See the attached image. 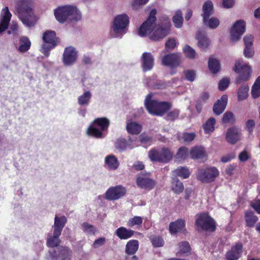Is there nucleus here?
<instances>
[{
  "mask_svg": "<svg viewBox=\"0 0 260 260\" xmlns=\"http://www.w3.org/2000/svg\"><path fill=\"white\" fill-rule=\"evenodd\" d=\"M172 173L174 177H180L182 179H186L189 177L190 172L188 168L180 166L174 170Z\"/></svg>",
  "mask_w": 260,
  "mask_h": 260,
  "instance_id": "c756f323",
  "label": "nucleus"
},
{
  "mask_svg": "<svg viewBox=\"0 0 260 260\" xmlns=\"http://www.w3.org/2000/svg\"><path fill=\"white\" fill-rule=\"evenodd\" d=\"M126 193L125 188L121 185L110 187L105 193V199L109 201L117 200Z\"/></svg>",
  "mask_w": 260,
  "mask_h": 260,
  "instance_id": "ddd939ff",
  "label": "nucleus"
},
{
  "mask_svg": "<svg viewBox=\"0 0 260 260\" xmlns=\"http://www.w3.org/2000/svg\"><path fill=\"white\" fill-rule=\"evenodd\" d=\"M156 11L152 9L149 14L147 20L140 27L138 30V35L141 37L150 36L155 28Z\"/></svg>",
  "mask_w": 260,
  "mask_h": 260,
  "instance_id": "1a4fd4ad",
  "label": "nucleus"
},
{
  "mask_svg": "<svg viewBox=\"0 0 260 260\" xmlns=\"http://www.w3.org/2000/svg\"><path fill=\"white\" fill-rule=\"evenodd\" d=\"M170 25H158L154 28L152 34L149 38L151 40L155 41H159L168 35L170 32Z\"/></svg>",
  "mask_w": 260,
  "mask_h": 260,
  "instance_id": "4468645a",
  "label": "nucleus"
},
{
  "mask_svg": "<svg viewBox=\"0 0 260 260\" xmlns=\"http://www.w3.org/2000/svg\"><path fill=\"white\" fill-rule=\"evenodd\" d=\"M241 136V129L234 126L227 130L225 134V138L228 142L231 144H235L240 140Z\"/></svg>",
  "mask_w": 260,
  "mask_h": 260,
  "instance_id": "dca6fc26",
  "label": "nucleus"
},
{
  "mask_svg": "<svg viewBox=\"0 0 260 260\" xmlns=\"http://www.w3.org/2000/svg\"><path fill=\"white\" fill-rule=\"evenodd\" d=\"M218 169L215 167H210L198 169L196 177L198 180L203 183H210L219 176Z\"/></svg>",
  "mask_w": 260,
  "mask_h": 260,
  "instance_id": "6e6552de",
  "label": "nucleus"
},
{
  "mask_svg": "<svg viewBox=\"0 0 260 260\" xmlns=\"http://www.w3.org/2000/svg\"><path fill=\"white\" fill-rule=\"evenodd\" d=\"M129 23L128 16L125 14L116 16L113 22L110 30V36L112 38H122L126 33Z\"/></svg>",
  "mask_w": 260,
  "mask_h": 260,
  "instance_id": "f257e3e1",
  "label": "nucleus"
},
{
  "mask_svg": "<svg viewBox=\"0 0 260 260\" xmlns=\"http://www.w3.org/2000/svg\"><path fill=\"white\" fill-rule=\"evenodd\" d=\"M152 94H148L145 100V106L148 112L151 115L162 116L170 107V105L167 102H159L151 99Z\"/></svg>",
  "mask_w": 260,
  "mask_h": 260,
  "instance_id": "20e7f679",
  "label": "nucleus"
},
{
  "mask_svg": "<svg viewBox=\"0 0 260 260\" xmlns=\"http://www.w3.org/2000/svg\"><path fill=\"white\" fill-rule=\"evenodd\" d=\"M230 83V80L229 78L225 77L221 79L218 83V88L221 91H223L226 89Z\"/></svg>",
  "mask_w": 260,
  "mask_h": 260,
  "instance_id": "603ef678",
  "label": "nucleus"
},
{
  "mask_svg": "<svg viewBox=\"0 0 260 260\" xmlns=\"http://www.w3.org/2000/svg\"><path fill=\"white\" fill-rule=\"evenodd\" d=\"M56 34L53 31H47L43 36L44 43L40 51L46 56H48L50 51L56 46Z\"/></svg>",
  "mask_w": 260,
  "mask_h": 260,
  "instance_id": "9d476101",
  "label": "nucleus"
},
{
  "mask_svg": "<svg viewBox=\"0 0 260 260\" xmlns=\"http://www.w3.org/2000/svg\"><path fill=\"white\" fill-rule=\"evenodd\" d=\"M234 121V116L232 112H226L223 114L222 118V123L232 124Z\"/></svg>",
  "mask_w": 260,
  "mask_h": 260,
  "instance_id": "3c124183",
  "label": "nucleus"
},
{
  "mask_svg": "<svg viewBox=\"0 0 260 260\" xmlns=\"http://www.w3.org/2000/svg\"><path fill=\"white\" fill-rule=\"evenodd\" d=\"M77 56L78 52L74 47L72 46L66 47L63 54V62L66 66L72 65L75 62Z\"/></svg>",
  "mask_w": 260,
  "mask_h": 260,
  "instance_id": "2eb2a0df",
  "label": "nucleus"
},
{
  "mask_svg": "<svg viewBox=\"0 0 260 260\" xmlns=\"http://www.w3.org/2000/svg\"><path fill=\"white\" fill-rule=\"evenodd\" d=\"M196 226L198 231L213 232L216 228L215 222L207 213H201L197 215Z\"/></svg>",
  "mask_w": 260,
  "mask_h": 260,
  "instance_id": "0eeeda50",
  "label": "nucleus"
},
{
  "mask_svg": "<svg viewBox=\"0 0 260 260\" xmlns=\"http://www.w3.org/2000/svg\"><path fill=\"white\" fill-rule=\"evenodd\" d=\"M67 222V219L65 216H62L60 217L55 216L54 218V230L55 234L60 235L62 230Z\"/></svg>",
  "mask_w": 260,
  "mask_h": 260,
  "instance_id": "cd10ccee",
  "label": "nucleus"
},
{
  "mask_svg": "<svg viewBox=\"0 0 260 260\" xmlns=\"http://www.w3.org/2000/svg\"><path fill=\"white\" fill-rule=\"evenodd\" d=\"M196 134L194 133H185L183 134L182 139L186 142L192 141L195 138Z\"/></svg>",
  "mask_w": 260,
  "mask_h": 260,
  "instance_id": "680f3d73",
  "label": "nucleus"
},
{
  "mask_svg": "<svg viewBox=\"0 0 260 260\" xmlns=\"http://www.w3.org/2000/svg\"><path fill=\"white\" fill-rule=\"evenodd\" d=\"M126 130L129 134H138L142 130V126L136 122L129 121L126 124Z\"/></svg>",
  "mask_w": 260,
  "mask_h": 260,
  "instance_id": "7c9ffc66",
  "label": "nucleus"
},
{
  "mask_svg": "<svg viewBox=\"0 0 260 260\" xmlns=\"http://www.w3.org/2000/svg\"><path fill=\"white\" fill-rule=\"evenodd\" d=\"M179 114V110L177 109H174L168 113L167 119L169 120H174L178 118Z\"/></svg>",
  "mask_w": 260,
  "mask_h": 260,
  "instance_id": "13d9d810",
  "label": "nucleus"
},
{
  "mask_svg": "<svg viewBox=\"0 0 260 260\" xmlns=\"http://www.w3.org/2000/svg\"><path fill=\"white\" fill-rule=\"evenodd\" d=\"M183 50L187 57L190 59H192L195 57L196 54V51L190 46L187 45H185L183 47Z\"/></svg>",
  "mask_w": 260,
  "mask_h": 260,
  "instance_id": "8fccbe9b",
  "label": "nucleus"
},
{
  "mask_svg": "<svg viewBox=\"0 0 260 260\" xmlns=\"http://www.w3.org/2000/svg\"><path fill=\"white\" fill-rule=\"evenodd\" d=\"M234 71L239 74L236 80L237 84L248 81L252 74V68L248 63H244L242 59L236 61L234 68Z\"/></svg>",
  "mask_w": 260,
  "mask_h": 260,
  "instance_id": "39448f33",
  "label": "nucleus"
},
{
  "mask_svg": "<svg viewBox=\"0 0 260 260\" xmlns=\"http://www.w3.org/2000/svg\"><path fill=\"white\" fill-rule=\"evenodd\" d=\"M139 141L144 146L150 145L152 142L151 138L145 134H142L139 137Z\"/></svg>",
  "mask_w": 260,
  "mask_h": 260,
  "instance_id": "864d4df0",
  "label": "nucleus"
},
{
  "mask_svg": "<svg viewBox=\"0 0 260 260\" xmlns=\"http://www.w3.org/2000/svg\"><path fill=\"white\" fill-rule=\"evenodd\" d=\"M60 235H56L55 234V231H53L52 236H49L47 244L48 247H54L58 245L60 243V240L59 239V237Z\"/></svg>",
  "mask_w": 260,
  "mask_h": 260,
  "instance_id": "a18cd8bd",
  "label": "nucleus"
},
{
  "mask_svg": "<svg viewBox=\"0 0 260 260\" xmlns=\"http://www.w3.org/2000/svg\"><path fill=\"white\" fill-rule=\"evenodd\" d=\"M142 68L144 71L151 70L154 65V58L149 52H144L142 56Z\"/></svg>",
  "mask_w": 260,
  "mask_h": 260,
  "instance_id": "5701e85b",
  "label": "nucleus"
},
{
  "mask_svg": "<svg viewBox=\"0 0 260 260\" xmlns=\"http://www.w3.org/2000/svg\"><path fill=\"white\" fill-rule=\"evenodd\" d=\"M249 155L248 152L244 150L242 151L238 156L239 159L240 161H245L248 159Z\"/></svg>",
  "mask_w": 260,
  "mask_h": 260,
  "instance_id": "338daca9",
  "label": "nucleus"
},
{
  "mask_svg": "<svg viewBox=\"0 0 260 260\" xmlns=\"http://www.w3.org/2000/svg\"><path fill=\"white\" fill-rule=\"evenodd\" d=\"M181 62V56L177 53H170L165 55L161 58V64L171 69L179 67Z\"/></svg>",
  "mask_w": 260,
  "mask_h": 260,
  "instance_id": "f8f14e48",
  "label": "nucleus"
},
{
  "mask_svg": "<svg viewBox=\"0 0 260 260\" xmlns=\"http://www.w3.org/2000/svg\"><path fill=\"white\" fill-rule=\"evenodd\" d=\"M92 93L89 91H86L78 98V103L80 106H88L90 103Z\"/></svg>",
  "mask_w": 260,
  "mask_h": 260,
  "instance_id": "473e14b6",
  "label": "nucleus"
},
{
  "mask_svg": "<svg viewBox=\"0 0 260 260\" xmlns=\"http://www.w3.org/2000/svg\"><path fill=\"white\" fill-rule=\"evenodd\" d=\"M11 16L8 7L2 9L0 16V34L8 28Z\"/></svg>",
  "mask_w": 260,
  "mask_h": 260,
  "instance_id": "f3484780",
  "label": "nucleus"
},
{
  "mask_svg": "<svg viewBox=\"0 0 260 260\" xmlns=\"http://www.w3.org/2000/svg\"><path fill=\"white\" fill-rule=\"evenodd\" d=\"M251 95L254 99L260 96V76L257 78L252 86Z\"/></svg>",
  "mask_w": 260,
  "mask_h": 260,
  "instance_id": "c03bdc74",
  "label": "nucleus"
},
{
  "mask_svg": "<svg viewBox=\"0 0 260 260\" xmlns=\"http://www.w3.org/2000/svg\"><path fill=\"white\" fill-rule=\"evenodd\" d=\"M216 120L214 117H210L203 124V128L204 133L207 134H210L215 130V125Z\"/></svg>",
  "mask_w": 260,
  "mask_h": 260,
  "instance_id": "2f4dec72",
  "label": "nucleus"
},
{
  "mask_svg": "<svg viewBox=\"0 0 260 260\" xmlns=\"http://www.w3.org/2000/svg\"><path fill=\"white\" fill-rule=\"evenodd\" d=\"M245 218L248 226H253L258 219L257 217L250 211L246 213Z\"/></svg>",
  "mask_w": 260,
  "mask_h": 260,
  "instance_id": "de8ad7c7",
  "label": "nucleus"
},
{
  "mask_svg": "<svg viewBox=\"0 0 260 260\" xmlns=\"http://www.w3.org/2000/svg\"><path fill=\"white\" fill-rule=\"evenodd\" d=\"M116 235L120 239H127L133 236L134 232L129 229L121 226L118 228L115 232Z\"/></svg>",
  "mask_w": 260,
  "mask_h": 260,
  "instance_id": "c85d7f7f",
  "label": "nucleus"
},
{
  "mask_svg": "<svg viewBox=\"0 0 260 260\" xmlns=\"http://www.w3.org/2000/svg\"><path fill=\"white\" fill-rule=\"evenodd\" d=\"M143 222V219L140 216H135L130 218L127 222V226L133 228L135 226H140Z\"/></svg>",
  "mask_w": 260,
  "mask_h": 260,
  "instance_id": "09e8293b",
  "label": "nucleus"
},
{
  "mask_svg": "<svg viewBox=\"0 0 260 260\" xmlns=\"http://www.w3.org/2000/svg\"><path fill=\"white\" fill-rule=\"evenodd\" d=\"M120 164L117 158L113 154L107 155L104 159V167L109 171L116 170Z\"/></svg>",
  "mask_w": 260,
  "mask_h": 260,
  "instance_id": "6ab92c4d",
  "label": "nucleus"
},
{
  "mask_svg": "<svg viewBox=\"0 0 260 260\" xmlns=\"http://www.w3.org/2000/svg\"><path fill=\"white\" fill-rule=\"evenodd\" d=\"M249 90V86L247 84L242 85L239 88L237 92L238 100L243 101L245 100L248 97Z\"/></svg>",
  "mask_w": 260,
  "mask_h": 260,
  "instance_id": "a19ab883",
  "label": "nucleus"
},
{
  "mask_svg": "<svg viewBox=\"0 0 260 260\" xmlns=\"http://www.w3.org/2000/svg\"><path fill=\"white\" fill-rule=\"evenodd\" d=\"M246 30V23L244 20H239L232 25L230 30V39L232 42L239 41Z\"/></svg>",
  "mask_w": 260,
  "mask_h": 260,
  "instance_id": "9b49d317",
  "label": "nucleus"
},
{
  "mask_svg": "<svg viewBox=\"0 0 260 260\" xmlns=\"http://www.w3.org/2000/svg\"><path fill=\"white\" fill-rule=\"evenodd\" d=\"M190 250L189 243L187 242H183L179 245V252L180 253H187Z\"/></svg>",
  "mask_w": 260,
  "mask_h": 260,
  "instance_id": "bf43d9fd",
  "label": "nucleus"
},
{
  "mask_svg": "<svg viewBox=\"0 0 260 260\" xmlns=\"http://www.w3.org/2000/svg\"><path fill=\"white\" fill-rule=\"evenodd\" d=\"M139 243L137 240H130L127 243L126 245V253L128 254H133L137 251Z\"/></svg>",
  "mask_w": 260,
  "mask_h": 260,
  "instance_id": "e433bc0d",
  "label": "nucleus"
},
{
  "mask_svg": "<svg viewBox=\"0 0 260 260\" xmlns=\"http://www.w3.org/2000/svg\"><path fill=\"white\" fill-rule=\"evenodd\" d=\"M251 207L260 214V200H255L251 203Z\"/></svg>",
  "mask_w": 260,
  "mask_h": 260,
  "instance_id": "774afa93",
  "label": "nucleus"
},
{
  "mask_svg": "<svg viewBox=\"0 0 260 260\" xmlns=\"http://www.w3.org/2000/svg\"><path fill=\"white\" fill-rule=\"evenodd\" d=\"M196 38L198 40V46L201 49L204 50L207 48L209 44L208 39L201 32H198L196 36Z\"/></svg>",
  "mask_w": 260,
  "mask_h": 260,
  "instance_id": "f704fd0d",
  "label": "nucleus"
},
{
  "mask_svg": "<svg viewBox=\"0 0 260 260\" xmlns=\"http://www.w3.org/2000/svg\"><path fill=\"white\" fill-rule=\"evenodd\" d=\"M148 156L151 161L167 163L172 159L173 153L169 149L163 147L151 150Z\"/></svg>",
  "mask_w": 260,
  "mask_h": 260,
  "instance_id": "423d86ee",
  "label": "nucleus"
},
{
  "mask_svg": "<svg viewBox=\"0 0 260 260\" xmlns=\"http://www.w3.org/2000/svg\"><path fill=\"white\" fill-rule=\"evenodd\" d=\"M185 222L182 219L171 222L169 225V231L171 234H175L178 232H184Z\"/></svg>",
  "mask_w": 260,
  "mask_h": 260,
  "instance_id": "a878e982",
  "label": "nucleus"
},
{
  "mask_svg": "<svg viewBox=\"0 0 260 260\" xmlns=\"http://www.w3.org/2000/svg\"><path fill=\"white\" fill-rule=\"evenodd\" d=\"M69 9L70 6H64L58 7L54 11V15L59 22L62 23L69 20Z\"/></svg>",
  "mask_w": 260,
  "mask_h": 260,
  "instance_id": "a211bd4d",
  "label": "nucleus"
},
{
  "mask_svg": "<svg viewBox=\"0 0 260 260\" xmlns=\"http://www.w3.org/2000/svg\"><path fill=\"white\" fill-rule=\"evenodd\" d=\"M235 157V154L233 152L228 153L223 156L221 158V161L223 163H227Z\"/></svg>",
  "mask_w": 260,
  "mask_h": 260,
  "instance_id": "0e129e2a",
  "label": "nucleus"
},
{
  "mask_svg": "<svg viewBox=\"0 0 260 260\" xmlns=\"http://www.w3.org/2000/svg\"><path fill=\"white\" fill-rule=\"evenodd\" d=\"M20 45L18 50L20 52H25L30 48L31 42L29 39L25 37H22L20 38Z\"/></svg>",
  "mask_w": 260,
  "mask_h": 260,
  "instance_id": "37998d69",
  "label": "nucleus"
},
{
  "mask_svg": "<svg viewBox=\"0 0 260 260\" xmlns=\"http://www.w3.org/2000/svg\"><path fill=\"white\" fill-rule=\"evenodd\" d=\"M59 254H57L55 251L52 253L51 251H49L50 257L52 259L60 260H71V251L67 247H61L59 250Z\"/></svg>",
  "mask_w": 260,
  "mask_h": 260,
  "instance_id": "412c9836",
  "label": "nucleus"
},
{
  "mask_svg": "<svg viewBox=\"0 0 260 260\" xmlns=\"http://www.w3.org/2000/svg\"><path fill=\"white\" fill-rule=\"evenodd\" d=\"M189 154L193 159H201L206 156L205 148L202 146H195L191 149Z\"/></svg>",
  "mask_w": 260,
  "mask_h": 260,
  "instance_id": "bb28decb",
  "label": "nucleus"
},
{
  "mask_svg": "<svg viewBox=\"0 0 260 260\" xmlns=\"http://www.w3.org/2000/svg\"><path fill=\"white\" fill-rule=\"evenodd\" d=\"M110 121L105 118H98L95 119L87 129L88 135L96 138H102L106 135Z\"/></svg>",
  "mask_w": 260,
  "mask_h": 260,
  "instance_id": "7ed1b4c3",
  "label": "nucleus"
},
{
  "mask_svg": "<svg viewBox=\"0 0 260 260\" xmlns=\"http://www.w3.org/2000/svg\"><path fill=\"white\" fill-rule=\"evenodd\" d=\"M213 4L210 1L205 2L203 6V14L202 16L203 18L209 17L213 14Z\"/></svg>",
  "mask_w": 260,
  "mask_h": 260,
  "instance_id": "72a5a7b5",
  "label": "nucleus"
},
{
  "mask_svg": "<svg viewBox=\"0 0 260 260\" xmlns=\"http://www.w3.org/2000/svg\"><path fill=\"white\" fill-rule=\"evenodd\" d=\"M203 21L205 26L211 29H215L219 25V20L215 17H211L210 18L209 17L203 18Z\"/></svg>",
  "mask_w": 260,
  "mask_h": 260,
  "instance_id": "4c0bfd02",
  "label": "nucleus"
},
{
  "mask_svg": "<svg viewBox=\"0 0 260 260\" xmlns=\"http://www.w3.org/2000/svg\"><path fill=\"white\" fill-rule=\"evenodd\" d=\"M177 45V42L174 39H169L166 43L165 48L167 50L173 49Z\"/></svg>",
  "mask_w": 260,
  "mask_h": 260,
  "instance_id": "052dcab7",
  "label": "nucleus"
},
{
  "mask_svg": "<svg viewBox=\"0 0 260 260\" xmlns=\"http://www.w3.org/2000/svg\"><path fill=\"white\" fill-rule=\"evenodd\" d=\"M16 12L22 23L27 26L30 27L33 23L30 19L34 13L30 4L26 0H20L16 2Z\"/></svg>",
  "mask_w": 260,
  "mask_h": 260,
  "instance_id": "f03ea898",
  "label": "nucleus"
},
{
  "mask_svg": "<svg viewBox=\"0 0 260 260\" xmlns=\"http://www.w3.org/2000/svg\"><path fill=\"white\" fill-rule=\"evenodd\" d=\"M171 188L176 194L181 193L184 189L183 183L177 178H173Z\"/></svg>",
  "mask_w": 260,
  "mask_h": 260,
  "instance_id": "c9c22d12",
  "label": "nucleus"
},
{
  "mask_svg": "<svg viewBox=\"0 0 260 260\" xmlns=\"http://www.w3.org/2000/svg\"><path fill=\"white\" fill-rule=\"evenodd\" d=\"M140 144L138 142H135L133 144V142L131 139L126 141L125 139L120 138L115 142V147L119 150H124L127 148H133L135 147L138 146Z\"/></svg>",
  "mask_w": 260,
  "mask_h": 260,
  "instance_id": "4be33fe9",
  "label": "nucleus"
},
{
  "mask_svg": "<svg viewBox=\"0 0 260 260\" xmlns=\"http://www.w3.org/2000/svg\"><path fill=\"white\" fill-rule=\"evenodd\" d=\"M227 102L228 96L226 95H222L220 100H218L214 104L213 107L214 113L216 115L221 114L225 109Z\"/></svg>",
  "mask_w": 260,
  "mask_h": 260,
  "instance_id": "b1692460",
  "label": "nucleus"
},
{
  "mask_svg": "<svg viewBox=\"0 0 260 260\" xmlns=\"http://www.w3.org/2000/svg\"><path fill=\"white\" fill-rule=\"evenodd\" d=\"M188 154V151L186 147H181L177 152L176 158L179 161H181L185 159Z\"/></svg>",
  "mask_w": 260,
  "mask_h": 260,
  "instance_id": "49530a36",
  "label": "nucleus"
},
{
  "mask_svg": "<svg viewBox=\"0 0 260 260\" xmlns=\"http://www.w3.org/2000/svg\"><path fill=\"white\" fill-rule=\"evenodd\" d=\"M82 228L83 231L87 234H94L95 232V228L92 225L86 222L82 224Z\"/></svg>",
  "mask_w": 260,
  "mask_h": 260,
  "instance_id": "6e6d98bb",
  "label": "nucleus"
},
{
  "mask_svg": "<svg viewBox=\"0 0 260 260\" xmlns=\"http://www.w3.org/2000/svg\"><path fill=\"white\" fill-rule=\"evenodd\" d=\"M137 184L141 188L150 190L152 189L155 185V182L144 175H141L137 178Z\"/></svg>",
  "mask_w": 260,
  "mask_h": 260,
  "instance_id": "aec40b11",
  "label": "nucleus"
},
{
  "mask_svg": "<svg viewBox=\"0 0 260 260\" xmlns=\"http://www.w3.org/2000/svg\"><path fill=\"white\" fill-rule=\"evenodd\" d=\"M149 0H133L132 7L133 9L138 10L146 4Z\"/></svg>",
  "mask_w": 260,
  "mask_h": 260,
  "instance_id": "5fc2aeb1",
  "label": "nucleus"
},
{
  "mask_svg": "<svg viewBox=\"0 0 260 260\" xmlns=\"http://www.w3.org/2000/svg\"><path fill=\"white\" fill-rule=\"evenodd\" d=\"M70 11L69 12V20H79L81 18L80 12L76 7L70 6Z\"/></svg>",
  "mask_w": 260,
  "mask_h": 260,
  "instance_id": "79ce46f5",
  "label": "nucleus"
},
{
  "mask_svg": "<svg viewBox=\"0 0 260 260\" xmlns=\"http://www.w3.org/2000/svg\"><path fill=\"white\" fill-rule=\"evenodd\" d=\"M151 242L154 247H161L164 244L163 239L158 236H153L151 238Z\"/></svg>",
  "mask_w": 260,
  "mask_h": 260,
  "instance_id": "4d7b16f0",
  "label": "nucleus"
},
{
  "mask_svg": "<svg viewBox=\"0 0 260 260\" xmlns=\"http://www.w3.org/2000/svg\"><path fill=\"white\" fill-rule=\"evenodd\" d=\"M242 246L240 244H237L226 254V257L228 260H237L239 258L242 253Z\"/></svg>",
  "mask_w": 260,
  "mask_h": 260,
  "instance_id": "393cba45",
  "label": "nucleus"
},
{
  "mask_svg": "<svg viewBox=\"0 0 260 260\" xmlns=\"http://www.w3.org/2000/svg\"><path fill=\"white\" fill-rule=\"evenodd\" d=\"M208 66L210 71L214 74L217 73L220 69V65L218 60L213 57L209 58Z\"/></svg>",
  "mask_w": 260,
  "mask_h": 260,
  "instance_id": "ea45409f",
  "label": "nucleus"
},
{
  "mask_svg": "<svg viewBox=\"0 0 260 260\" xmlns=\"http://www.w3.org/2000/svg\"><path fill=\"white\" fill-rule=\"evenodd\" d=\"M254 52L252 47H245L244 50V55L247 58H252Z\"/></svg>",
  "mask_w": 260,
  "mask_h": 260,
  "instance_id": "e2e57ef3",
  "label": "nucleus"
},
{
  "mask_svg": "<svg viewBox=\"0 0 260 260\" xmlns=\"http://www.w3.org/2000/svg\"><path fill=\"white\" fill-rule=\"evenodd\" d=\"M185 77L189 81H194L196 77V73L193 71H186L185 72Z\"/></svg>",
  "mask_w": 260,
  "mask_h": 260,
  "instance_id": "69168bd1",
  "label": "nucleus"
},
{
  "mask_svg": "<svg viewBox=\"0 0 260 260\" xmlns=\"http://www.w3.org/2000/svg\"><path fill=\"white\" fill-rule=\"evenodd\" d=\"M173 22L176 28H181L182 26L183 18L182 12L178 10L175 12L172 18Z\"/></svg>",
  "mask_w": 260,
  "mask_h": 260,
  "instance_id": "58836bf2",
  "label": "nucleus"
}]
</instances>
